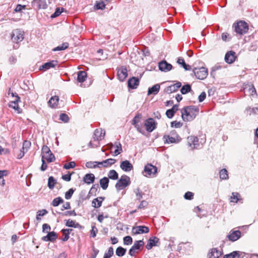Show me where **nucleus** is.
Returning a JSON list of instances; mask_svg holds the SVG:
<instances>
[{
  "label": "nucleus",
  "mask_w": 258,
  "mask_h": 258,
  "mask_svg": "<svg viewBox=\"0 0 258 258\" xmlns=\"http://www.w3.org/2000/svg\"><path fill=\"white\" fill-rule=\"evenodd\" d=\"M199 108L196 106H188L181 110V117L184 121L192 120L198 114Z\"/></svg>",
  "instance_id": "nucleus-1"
},
{
  "label": "nucleus",
  "mask_w": 258,
  "mask_h": 258,
  "mask_svg": "<svg viewBox=\"0 0 258 258\" xmlns=\"http://www.w3.org/2000/svg\"><path fill=\"white\" fill-rule=\"evenodd\" d=\"M12 40L15 43L14 48L17 49L19 47L18 43L24 39V32L20 29L13 30L11 35Z\"/></svg>",
  "instance_id": "nucleus-2"
},
{
  "label": "nucleus",
  "mask_w": 258,
  "mask_h": 258,
  "mask_svg": "<svg viewBox=\"0 0 258 258\" xmlns=\"http://www.w3.org/2000/svg\"><path fill=\"white\" fill-rule=\"evenodd\" d=\"M234 31L238 34L243 35L248 30V26L244 21H240L236 24H234Z\"/></svg>",
  "instance_id": "nucleus-3"
},
{
  "label": "nucleus",
  "mask_w": 258,
  "mask_h": 258,
  "mask_svg": "<svg viewBox=\"0 0 258 258\" xmlns=\"http://www.w3.org/2000/svg\"><path fill=\"white\" fill-rule=\"evenodd\" d=\"M157 172V168L152 164L148 163L145 166L142 174L146 177H152L155 176Z\"/></svg>",
  "instance_id": "nucleus-4"
},
{
  "label": "nucleus",
  "mask_w": 258,
  "mask_h": 258,
  "mask_svg": "<svg viewBox=\"0 0 258 258\" xmlns=\"http://www.w3.org/2000/svg\"><path fill=\"white\" fill-rule=\"evenodd\" d=\"M131 183L130 178L126 175H123L117 181L115 184V188L117 190H120L127 186Z\"/></svg>",
  "instance_id": "nucleus-5"
},
{
  "label": "nucleus",
  "mask_w": 258,
  "mask_h": 258,
  "mask_svg": "<svg viewBox=\"0 0 258 258\" xmlns=\"http://www.w3.org/2000/svg\"><path fill=\"white\" fill-rule=\"evenodd\" d=\"M192 72L198 79L202 80L205 79L208 75V69L203 67L200 68H195L192 70Z\"/></svg>",
  "instance_id": "nucleus-6"
},
{
  "label": "nucleus",
  "mask_w": 258,
  "mask_h": 258,
  "mask_svg": "<svg viewBox=\"0 0 258 258\" xmlns=\"http://www.w3.org/2000/svg\"><path fill=\"white\" fill-rule=\"evenodd\" d=\"M187 145L191 147V149H197L200 145L199 143V139L195 136H188L187 138Z\"/></svg>",
  "instance_id": "nucleus-7"
},
{
  "label": "nucleus",
  "mask_w": 258,
  "mask_h": 258,
  "mask_svg": "<svg viewBox=\"0 0 258 258\" xmlns=\"http://www.w3.org/2000/svg\"><path fill=\"white\" fill-rule=\"evenodd\" d=\"M145 126L147 131L152 132L156 127V123L153 118H149L145 122Z\"/></svg>",
  "instance_id": "nucleus-8"
},
{
  "label": "nucleus",
  "mask_w": 258,
  "mask_h": 258,
  "mask_svg": "<svg viewBox=\"0 0 258 258\" xmlns=\"http://www.w3.org/2000/svg\"><path fill=\"white\" fill-rule=\"evenodd\" d=\"M159 239L156 236H152L149 238L146 248L148 250L151 249L153 246H158L160 244Z\"/></svg>",
  "instance_id": "nucleus-9"
},
{
  "label": "nucleus",
  "mask_w": 258,
  "mask_h": 258,
  "mask_svg": "<svg viewBox=\"0 0 258 258\" xmlns=\"http://www.w3.org/2000/svg\"><path fill=\"white\" fill-rule=\"evenodd\" d=\"M149 232V228L145 226H138L132 228L133 234L137 235L141 233H147Z\"/></svg>",
  "instance_id": "nucleus-10"
},
{
  "label": "nucleus",
  "mask_w": 258,
  "mask_h": 258,
  "mask_svg": "<svg viewBox=\"0 0 258 258\" xmlns=\"http://www.w3.org/2000/svg\"><path fill=\"white\" fill-rule=\"evenodd\" d=\"M158 67L159 70L164 72H169L173 68L170 63L167 62L165 60H162L159 62Z\"/></svg>",
  "instance_id": "nucleus-11"
},
{
  "label": "nucleus",
  "mask_w": 258,
  "mask_h": 258,
  "mask_svg": "<svg viewBox=\"0 0 258 258\" xmlns=\"http://www.w3.org/2000/svg\"><path fill=\"white\" fill-rule=\"evenodd\" d=\"M105 136V131L101 128L96 129L94 133L93 140L94 141H98L102 140Z\"/></svg>",
  "instance_id": "nucleus-12"
},
{
  "label": "nucleus",
  "mask_w": 258,
  "mask_h": 258,
  "mask_svg": "<svg viewBox=\"0 0 258 258\" xmlns=\"http://www.w3.org/2000/svg\"><path fill=\"white\" fill-rule=\"evenodd\" d=\"M19 102H20V98L18 94H16L15 100L11 101L9 103V106L14 109L18 113H20L22 112V109L19 107Z\"/></svg>",
  "instance_id": "nucleus-13"
},
{
  "label": "nucleus",
  "mask_w": 258,
  "mask_h": 258,
  "mask_svg": "<svg viewBox=\"0 0 258 258\" xmlns=\"http://www.w3.org/2000/svg\"><path fill=\"white\" fill-rule=\"evenodd\" d=\"M120 168L125 172H130L133 169L134 167L128 160H126L120 163Z\"/></svg>",
  "instance_id": "nucleus-14"
},
{
  "label": "nucleus",
  "mask_w": 258,
  "mask_h": 258,
  "mask_svg": "<svg viewBox=\"0 0 258 258\" xmlns=\"http://www.w3.org/2000/svg\"><path fill=\"white\" fill-rule=\"evenodd\" d=\"M58 64V61L56 60H52L49 62L44 63L40 67L39 70L43 71H46L50 68H54Z\"/></svg>",
  "instance_id": "nucleus-15"
},
{
  "label": "nucleus",
  "mask_w": 258,
  "mask_h": 258,
  "mask_svg": "<svg viewBox=\"0 0 258 258\" xmlns=\"http://www.w3.org/2000/svg\"><path fill=\"white\" fill-rule=\"evenodd\" d=\"M127 76V71L126 68L121 67L117 70V77L118 79L123 82Z\"/></svg>",
  "instance_id": "nucleus-16"
},
{
  "label": "nucleus",
  "mask_w": 258,
  "mask_h": 258,
  "mask_svg": "<svg viewBox=\"0 0 258 258\" xmlns=\"http://www.w3.org/2000/svg\"><path fill=\"white\" fill-rule=\"evenodd\" d=\"M57 238V234L54 231H51L48 232L47 235L42 237L41 239L44 241H50L53 242L55 241Z\"/></svg>",
  "instance_id": "nucleus-17"
},
{
  "label": "nucleus",
  "mask_w": 258,
  "mask_h": 258,
  "mask_svg": "<svg viewBox=\"0 0 258 258\" xmlns=\"http://www.w3.org/2000/svg\"><path fill=\"white\" fill-rule=\"evenodd\" d=\"M241 236V232L239 230H235L230 232L229 234L227 235V237L229 240L235 241L240 238Z\"/></svg>",
  "instance_id": "nucleus-18"
},
{
  "label": "nucleus",
  "mask_w": 258,
  "mask_h": 258,
  "mask_svg": "<svg viewBox=\"0 0 258 258\" xmlns=\"http://www.w3.org/2000/svg\"><path fill=\"white\" fill-rule=\"evenodd\" d=\"M140 80L137 77L130 78L127 82L128 87L131 89H136L139 85Z\"/></svg>",
  "instance_id": "nucleus-19"
},
{
  "label": "nucleus",
  "mask_w": 258,
  "mask_h": 258,
  "mask_svg": "<svg viewBox=\"0 0 258 258\" xmlns=\"http://www.w3.org/2000/svg\"><path fill=\"white\" fill-rule=\"evenodd\" d=\"M32 5L37 9H45L47 7L46 0H33Z\"/></svg>",
  "instance_id": "nucleus-20"
},
{
  "label": "nucleus",
  "mask_w": 258,
  "mask_h": 258,
  "mask_svg": "<svg viewBox=\"0 0 258 258\" xmlns=\"http://www.w3.org/2000/svg\"><path fill=\"white\" fill-rule=\"evenodd\" d=\"M236 53L234 51H230L227 52L225 55V60L228 63H233L236 58Z\"/></svg>",
  "instance_id": "nucleus-21"
},
{
  "label": "nucleus",
  "mask_w": 258,
  "mask_h": 258,
  "mask_svg": "<svg viewBox=\"0 0 258 258\" xmlns=\"http://www.w3.org/2000/svg\"><path fill=\"white\" fill-rule=\"evenodd\" d=\"M223 254V252L217 248H212L210 249L208 255L209 258H219Z\"/></svg>",
  "instance_id": "nucleus-22"
},
{
  "label": "nucleus",
  "mask_w": 258,
  "mask_h": 258,
  "mask_svg": "<svg viewBox=\"0 0 258 258\" xmlns=\"http://www.w3.org/2000/svg\"><path fill=\"white\" fill-rule=\"evenodd\" d=\"M181 86V83L178 82L165 89V92L170 94L176 91Z\"/></svg>",
  "instance_id": "nucleus-23"
},
{
  "label": "nucleus",
  "mask_w": 258,
  "mask_h": 258,
  "mask_svg": "<svg viewBox=\"0 0 258 258\" xmlns=\"http://www.w3.org/2000/svg\"><path fill=\"white\" fill-rule=\"evenodd\" d=\"M116 160L113 158H109L103 160L101 162H98V164L101 167H103L106 168L111 166L116 162Z\"/></svg>",
  "instance_id": "nucleus-24"
},
{
  "label": "nucleus",
  "mask_w": 258,
  "mask_h": 258,
  "mask_svg": "<svg viewBox=\"0 0 258 258\" xmlns=\"http://www.w3.org/2000/svg\"><path fill=\"white\" fill-rule=\"evenodd\" d=\"M244 253L240 251H234L229 254H225L223 258H241L243 257Z\"/></svg>",
  "instance_id": "nucleus-25"
},
{
  "label": "nucleus",
  "mask_w": 258,
  "mask_h": 258,
  "mask_svg": "<svg viewBox=\"0 0 258 258\" xmlns=\"http://www.w3.org/2000/svg\"><path fill=\"white\" fill-rule=\"evenodd\" d=\"M163 139L165 144H177L181 141L180 140L177 139V138L172 137L167 135H164Z\"/></svg>",
  "instance_id": "nucleus-26"
},
{
  "label": "nucleus",
  "mask_w": 258,
  "mask_h": 258,
  "mask_svg": "<svg viewBox=\"0 0 258 258\" xmlns=\"http://www.w3.org/2000/svg\"><path fill=\"white\" fill-rule=\"evenodd\" d=\"M231 203H237L238 202L242 203V199L241 198L240 195L237 192H233L230 198Z\"/></svg>",
  "instance_id": "nucleus-27"
},
{
  "label": "nucleus",
  "mask_w": 258,
  "mask_h": 258,
  "mask_svg": "<svg viewBox=\"0 0 258 258\" xmlns=\"http://www.w3.org/2000/svg\"><path fill=\"white\" fill-rule=\"evenodd\" d=\"M95 176L92 173H87L83 177V181L88 184L92 183L95 181Z\"/></svg>",
  "instance_id": "nucleus-28"
},
{
  "label": "nucleus",
  "mask_w": 258,
  "mask_h": 258,
  "mask_svg": "<svg viewBox=\"0 0 258 258\" xmlns=\"http://www.w3.org/2000/svg\"><path fill=\"white\" fill-rule=\"evenodd\" d=\"M104 199V197H99L94 199L92 202V206L95 208H98L100 207Z\"/></svg>",
  "instance_id": "nucleus-29"
},
{
  "label": "nucleus",
  "mask_w": 258,
  "mask_h": 258,
  "mask_svg": "<svg viewBox=\"0 0 258 258\" xmlns=\"http://www.w3.org/2000/svg\"><path fill=\"white\" fill-rule=\"evenodd\" d=\"M160 86L158 84H155L152 87L149 88L148 91V95L151 94L156 95L160 90Z\"/></svg>",
  "instance_id": "nucleus-30"
},
{
  "label": "nucleus",
  "mask_w": 258,
  "mask_h": 258,
  "mask_svg": "<svg viewBox=\"0 0 258 258\" xmlns=\"http://www.w3.org/2000/svg\"><path fill=\"white\" fill-rule=\"evenodd\" d=\"M59 97L57 96H54L50 98L48 102L49 105L52 108H55L58 102Z\"/></svg>",
  "instance_id": "nucleus-31"
},
{
  "label": "nucleus",
  "mask_w": 258,
  "mask_h": 258,
  "mask_svg": "<svg viewBox=\"0 0 258 258\" xmlns=\"http://www.w3.org/2000/svg\"><path fill=\"white\" fill-rule=\"evenodd\" d=\"M177 62L179 64L181 65L182 68L185 70V71H190L191 69V66L186 64L184 60L181 58V57H178L177 60Z\"/></svg>",
  "instance_id": "nucleus-32"
},
{
  "label": "nucleus",
  "mask_w": 258,
  "mask_h": 258,
  "mask_svg": "<svg viewBox=\"0 0 258 258\" xmlns=\"http://www.w3.org/2000/svg\"><path fill=\"white\" fill-rule=\"evenodd\" d=\"M87 78V73L85 71H79L78 73L77 81L80 83H83Z\"/></svg>",
  "instance_id": "nucleus-33"
},
{
  "label": "nucleus",
  "mask_w": 258,
  "mask_h": 258,
  "mask_svg": "<svg viewBox=\"0 0 258 258\" xmlns=\"http://www.w3.org/2000/svg\"><path fill=\"white\" fill-rule=\"evenodd\" d=\"M109 180L108 177H104L100 180V184L102 188L105 190L108 186Z\"/></svg>",
  "instance_id": "nucleus-34"
},
{
  "label": "nucleus",
  "mask_w": 258,
  "mask_h": 258,
  "mask_svg": "<svg viewBox=\"0 0 258 258\" xmlns=\"http://www.w3.org/2000/svg\"><path fill=\"white\" fill-rule=\"evenodd\" d=\"M42 158L45 159L48 163L52 162L55 160V156L51 152L47 154V155H42Z\"/></svg>",
  "instance_id": "nucleus-35"
},
{
  "label": "nucleus",
  "mask_w": 258,
  "mask_h": 258,
  "mask_svg": "<svg viewBox=\"0 0 258 258\" xmlns=\"http://www.w3.org/2000/svg\"><path fill=\"white\" fill-rule=\"evenodd\" d=\"M66 226L69 227H73V228H78L80 227V225L78 223H76L75 221L69 219L68 220H66Z\"/></svg>",
  "instance_id": "nucleus-36"
},
{
  "label": "nucleus",
  "mask_w": 258,
  "mask_h": 258,
  "mask_svg": "<svg viewBox=\"0 0 258 258\" xmlns=\"http://www.w3.org/2000/svg\"><path fill=\"white\" fill-rule=\"evenodd\" d=\"M108 179L116 180L118 178V174L115 170H111L108 173Z\"/></svg>",
  "instance_id": "nucleus-37"
},
{
  "label": "nucleus",
  "mask_w": 258,
  "mask_h": 258,
  "mask_svg": "<svg viewBox=\"0 0 258 258\" xmlns=\"http://www.w3.org/2000/svg\"><path fill=\"white\" fill-rule=\"evenodd\" d=\"M98 163V161H89L86 163V166L88 168H101Z\"/></svg>",
  "instance_id": "nucleus-38"
},
{
  "label": "nucleus",
  "mask_w": 258,
  "mask_h": 258,
  "mask_svg": "<svg viewBox=\"0 0 258 258\" xmlns=\"http://www.w3.org/2000/svg\"><path fill=\"white\" fill-rule=\"evenodd\" d=\"M126 251V249L121 246L118 247L116 249V254L118 256L121 257L123 256Z\"/></svg>",
  "instance_id": "nucleus-39"
},
{
  "label": "nucleus",
  "mask_w": 258,
  "mask_h": 258,
  "mask_svg": "<svg viewBox=\"0 0 258 258\" xmlns=\"http://www.w3.org/2000/svg\"><path fill=\"white\" fill-rule=\"evenodd\" d=\"M220 178L222 180L228 179V171L226 169H222L219 172Z\"/></svg>",
  "instance_id": "nucleus-40"
},
{
  "label": "nucleus",
  "mask_w": 258,
  "mask_h": 258,
  "mask_svg": "<svg viewBox=\"0 0 258 258\" xmlns=\"http://www.w3.org/2000/svg\"><path fill=\"white\" fill-rule=\"evenodd\" d=\"M56 183V179H55L54 178V177L53 176L49 177L48 179L47 185H48V187L50 189H52L54 188Z\"/></svg>",
  "instance_id": "nucleus-41"
},
{
  "label": "nucleus",
  "mask_w": 258,
  "mask_h": 258,
  "mask_svg": "<svg viewBox=\"0 0 258 258\" xmlns=\"http://www.w3.org/2000/svg\"><path fill=\"white\" fill-rule=\"evenodd\" d=\"M69 44L68 42L63 43L61 45L58 46L55 48H54L52 50L53 51H61L64 50L67 48H68Z\"/></svg>",
  "instance_id": "nucleus-42"
},
{
  "label": "nucleus",
  "mask_w": 258,
  "mask_h": 258,
  "mask_svg": "<svg viewBox=\"0 0 258 258\" xmlns=\"http://www.w3.org/2000/svg\"><path fill=\"white\" fill-rule=\"evenodd\" d=\"M63 203V200L61 197H57L54 199L51 203V205L53 207H57L59 204Z\"/></svg>",
  "instance_id": "nucleus-43"
},
{
  "label": "nucleus",
  "mask_w": 258,
  "mask_h": 258,
  "mask_svg": "<svg viewBox=\"0 0 258 258\" xmlns=\"http://www.w3.org/2000/svg\"><path fill=\"white\" fill-rule=\"evenodd\" d=\"M191 86L189 84H186L183 85L180 90V91L182 94H185L191 91Z\"/></svg>",
  "instance_id": "nucleus-44"
},
{
  "label": "nucleus",
  "mask_w": 258,
  "mask_h": 258,
  "mask_svg": "<svg viewBox=\"0 0 258 258\" xmlns=\"http://www.w3.org/2000/svg\"><path fill=\"white\" fill-rule=\"evenodd\" d=\"M59 214L61 215L62 216H76L77 214L75 210L73 211H67L64 212H57Z\"/></svg>",
  "instance_id": "nucleus-45"
},
{
  "label": "nucleus",
  "mask_w": 258,
  "mask_h": 258,
  "mask_svg": "<svg viewBox=\"0 0 258 258\" xmlns=\"http://www.w3.org/2000/svg\"><path fill=\"white\" fill-rule=\"evenodd\" d=\"M144 242L143 240H138L135 241L132 247L136 250H139L140 249L141 246L144 245Z\"/></svg>",
  "instance_id": "nucleus-46"
},
{
  "label": "nucleus",
  "mask_w": 258,
  "mask_h": 258,
  "mask_svg": "<svg viewBox=\"0 0 258 258\" xmlns=\"http://www.w3.org/2000/svg\"><path fill=\"white\" fill-rule=\"evenodd\" d=\"M116 149L114 152V156H117L122 152L121 144L119 142H116Z\"/></svg>",
  "instance_id": "nucleus-47"
},
{
  "label": "nucleus",
  "mask_w": 258,
  "mask_h": 258,
  "mask_svg": "<svg viewBox=\"0 0 258 258\" xmlns=\"http://www.w3.org/2000/svg\"><path fill=\"white\" fill-rule=\"evenodd\" d=\"M31 146V142L25 140L24 141L23 144L22 149L21 150L22 151H25V153L27 152Z\"/></svg>",
  "instance_id": "nucleus-48"
},
{
  "label": "nucleus",
  "mask_w": 258,
  "mask_h": 258,
  "mask_svg": "<svg viewBox=\"0 0 258 258\" xmlns=\"http://www.w3.org/2000/svg\"><path fill=\"white\" fill-rule=\"evenodd\" d=\"M63 8L58 7L55 9V12L51 15L52 18L59 16L64 10Z\"/></svg>",
  "instance_id": "nucleus-49"
},
{
  "label": "nucleus",
  "mask_w": 258,
  "mask_h": 258,
  "mask_svg": "<svg viewBox=\"0 0 258 258\" xmlns=\"http://www.w3.org/2000/svg\"><path fill=\"white\" fill-rule=\"evenodd\" d=\"M98 187H99L98 184L93 185L92 187L90 189V191L89 192V195H90V196H94V195L95 196Z\"/></svg>",
  "instance_id": "nucleus-50"
},
{
  "label": "nucleus",
  "mask_w": 258,
  "mask_h": 258,
  "mask_svg": "<svg viewBox=\"0 0 258 258\" xmlns=\"http://www.w3.org/2000/svg\"><path fill=\"white\" fill-rule=\"evenodd\" d=\"M47 213V211L46 210H45V209H43V210H39L37 212L36 219L38 221L40 220L41 218H40V217L43 216L45 214H46Z\"/></svg>",
  "instance_id": "nucleus-51"
},
{
  "label": "nucleus",
  "mask_w": 258,
  "mask_h": 258,
  "mask_svg": "<svg viewBox=\"0 0 258 258\" xmlns=\"http://www.w3.org/2000/svg\"><path fill=\"white\" fill-rule=\"evenodd\" d=\"M96 9L97 10H103L105 9V4H104V2L102 1L99 2H96V4L95 6Z\"/></svg>",
  "instance_id": "nucleus-52"
},
{
  "label": "nucleus",
  "mask_w": 258,
  "mask_h": 258,
  "mask_svg": "<svg viewBox=\"0 0 258 258\" xmlns=\"http://www.w3.org/2000/svg\"><path fill=\"white\" fill-rule=\"evenodd\" d=\"M113 248L112 247H110L108 248V251L105 252L104 255V258H110L113 255Z\"/></svg>",
  "instance_id": "nucleus-53"
},
{
  "label": "nucleus",
  "mask_w": 258,
  "mask_h": 258,
  "mask_svg": "<svg viewBox=\"0 0 258 258\" xmlns=\"http://www.w3.org/2000/svg\"><path fill=\"white\" fill-rule=\"evenodd\" d=\"M61 232L64 236L62 240L63 241H67L70 238L69 234L68 233V230L67 229H63L61 230Z\"/></svg>",
  "instance_id": "nucleus-54"
},
{
  "label": "nucleus",
  "mask_w": 258,
  "mask_h": 258,
  "mask_svg": "<svg viewBox=\"0 0 258 258\" xmlns=\"http://www.w3.org/2000/svg\"><path fill=\"white\" fill-rule=\"evenodd\" d=\"M26 9V5H21L20 4H18L14 10V12L16 13L22 12L23 10H25Z\"/></svg>",
  "instance_id": "nucleus-55"
},
{
  "label": "nucleus",
  "mask_w": 258,
  "mask_h": 258,
  "mask_svg": "<svg viewBox=\"0 0 258 258\" xmlns=\"http://www.w3.org/2000/svg\"><path fill=\"white\" fill-rule=\"evenodd\" d=\"M74 191L75 189H74L73 188L69 189V190L65 193V198L67 200L70 199L72 198Z\"/></svg>",
  "instance_id": "nucleus-56"
},
{
  "label": "nucleus",
  "mask_w": 258,
  "mask_h": 258,
  "mask_svg": "<svg viewBox=\"0 0 258 258\" xmlns=\"http://www.w3.org/2000/svg\"><path fill=\"white\" fill-rule=\"evenodd\" d=\"M59 119L64 122H68L69 121V117L68 115L64 113H61L59 115Z\"/></svg>",
  "instance_id": "nucleus-57"
},
{
  "label": "nucleus",
  "mask_w": 258,
  "mask_h": 258,
  "mask_svg": "<svg viewBox=\"0 0 258 258\" xmlns=\"http://www.w3.org/2000/svg\"><path fill=\"white\" fill-rule=\"evenodd\" d=\"M133 242V239L130 236H126L123 238V243L125 245H130Z\"/></svg>",
  "instance_id": "nucleus-58"
},
{
  "label": "nucleus",
  "mask_w": 258,
  "mask_h": 258,
  "mask_svg": "<svg viewBox=\"0 0 258 258\" xmlns=\"http://www.w3.org/2000/svg\"><path fill=\"white\" fill-rule=\"evenodd\" d=\"M76 163L74 161L70 162L68 164H65L63 165V168L66 169H69L71 168H73L75 167Z\"/></svg>",
  "instance_id": "nucleus-59"
},
{
  "label": "nucleus",
  "mask_w": 258,
  "mask_h": 258,
  "mask_svg": "<svg viewBox=\"0 0 258 258\" xmlns=\"http://www.w3.org/2000/svg\"><path fill=\"white\" fill-rule=\"evenodd\" d=\"M51 151L50 149L46 145L43 146L41 150V155H47L48 153L50 152Z\"/></svg>",
  "instance_id": "nucleus-60"
},
{
  "label": "nucleus",
  "mask_w": 258,
  "mask_h": 258,
  "mask_svg": "<svg viewBox=\"0 0 258 258\" xmlns=\"http://www.w3.org/2000/svg\"><path fill=\"white\" fill-rule=\"evenodd\" d=\"M182 125V123L180 121H173L171 122V126L175 128H179Z\"/></svg>",
  "instance_id": "nucleus-61"
},
{
  "label": "nucleus",
  "mask_w": 258,
  "mask_h": 258,
  "mask_svg": "<svg viewBox=\"0 0 258 258\" xmlns=\"http://www.w3.org/2000/svg\"><path fill=\"white\" fill-rule=\"evenodd\" d=\"M142 115L140 114H137L132 120L133 125L138 123L140 119L141 118Z\"/></svg>",
  "instance_id": "nucleus-62"
},
{
  "label": "nucleus",
  "mask_w": 258,
  "mask_h": 258,
  "mask_svg": "<svg viewBox=\"0 0 258 258\" xmlns=\"http://www.w3.org/2000/svg\"><path fill=\"white\" fill-rule=\"evenodd\" d=\"M194 194L190 191L186 192L184 195V198L186 200H190L193 199Z\"/></svg>",
  "instance_id": "nucleus-63"
},
{
  "label": "nucleus",
  "mask_w": 258,
  "mask_h": 258,
  "mask_svg": "<svg viewBox=\"0 0 258 258\" xmlns=\"http://www.w3.org/2000/svg\"><path fill=\"white\" fill-rule=\"evenodd\" d=\"M93 252L91 253V256L89 258H96L97 254H98L99 250L93 246L92 247Z\"/></svg>",
  "instance_id": "nucleus-64"
}]
</instances>
